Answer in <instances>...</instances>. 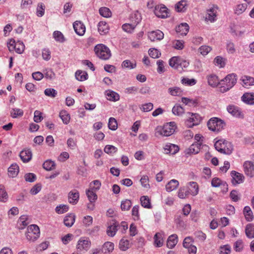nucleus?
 Here are the masks:
<instances>
[{
  "instance_id": "obj_38",
  "label": "nucleus",
  "mask_w": 254,
  "mask_h": 254,
  "mask_svg": "<svg viewBox=\"0 0 254 254\" xmlns=\"http://www.w3.org/2000/svg\"><path fill=\"white\" fill-rule=\"evenodd\" d=\"M114 249V244L110 242H106L103 245L102 251L104 254H109Z\"/></svg>"
},
{
  "instance_id": "obj_21",
  "label": "nucleus",
  "mask_w": 254,
  "mask_h": 254,
  "mask_svg": "<svg viewBox=\"0 0 254 254\" xmlns=\"http://www.w3.org/2000/svg\"><path fill=\"white\" fill-rule=\"evenodd\" d=\"M189 30V26L186 23L180 24L176 28V31L181 35H186Z\"/></svg>"
},
{
  "instance_id": "obj_40",
  "label": "nucleus",
  "mask_w": 254,
  "mask_h": 254,
  "mask_svg": "<svg viewBox=\"0 0 254 254\" xmlns=\"http://www.w3.org/2000/svg\"><path fill=\"white\" fill-rule=\"evenodd\" d=\"M246 236L249 238H254V224H249L245 229Z\"/></svg>"
},
{
  "instance_id": "obj_10",
  "label": "nucleus",
  "mask_w": 254,
  "mask_h": 254,
  "mask_svg": "<svg viewBox=\"0 0 254 254\" xmlns=\"http://www.w3.org/2000/svg\"><path fill=\"white\" fill-rule=\"evenodd\" d=\"M217 9L218 6L217 5H213L211 8L208 9L205 16V19L211 22L216 21Z\"/></svg>"
},
{
  "instance_id": "obj_61",
  "label": "nucleus",
  "mask_w": 254,
  "mask_h": 254,
  "mask_svg": "<svg viewBox=\"0 0 254 254\" xmlns=\"http://www.w3.org/2000/svg\"><path fill=\"white\" fill-rule=\"evenodd\" d=\"M226 183L222 181L220 179L218 178H214L211 181V185L213 187H219L221 185L225 186Z\"/></svg>"
},
{
  "instance_id": "obj_17",
  "label": "nucleus",
  "mask_w": 254,
  "mask_h": 254,
  "mask_svg": "<svg viewBox=\"0 0 254 254\" xmlns=\"http://www.w3.org/2000/svg\"><path fill=\"white\" fill-rule=\"evenodd\" d=\"M227 111L233 116L243 118V115L240 111L239 108L234 105H229L227 108Z\"/></svg>"
},
{
  "instance_id": "obj_37",
  "label": "nucleus",
  "mask_w": 254,
  "mask_h": 254,
  "mask_svg": "<svg viewBox=\"0 0 254 254\" xmlns=\"http://www.w3.org/2000/svg\"><path fill=\"white\" fill-rule=\"evenodd\" d=\"M76 79L80 81H83L88 78V75L86 71L78 70L75 73Z\"/></svg>"
},
{
  "instance_id": "obj_34",
  "label": "nucleus",
  "mask_w": 254,
  "mask_h": 254,
  "mask_svg": "<svg viewBox=\"0 0 254 254\" xmlns=\"http://www.w3.org/2000/svg\"><path fill=\"white\" fill-rule=\"evenodd\" d=\"M181 58L179 57H173L169 60V65L175 69H178L181 63Z\"/></svg>"
},
{
  "instance_id": "obj_6",
  "label": "nucleus",
  "mask_w": 254,
  "mask_h": 254,
  "mask_svg": "<svg viewBox=\"0 0 254 254\" xmlns=\"http://www.w3.org/2000/svg\"><path fill=\"white\" fill-rule=\"evenodd\" d=\"M39 236L40 230L37 225L33 224L28 227L26 237L28 241L34 242L39 238Z\"/></svg>"
},
{
  "instance_id": "obj_39",
  "label": "nucleus",
  "mask_w": 254,
  "mask_h": 254,
  "mask_svg": "<svg viewBox=\"0 0 254 254\" xmlns=\"http://www.w3.org/2000/svg\"><path fill=\"white\" fill-rule=\"evenodd\" d=\"M168 93L172 96H180L183 93V90L178 87H170L168 89Z\"/></svg>"
},
{
  "instance_id": "obj_30",
  "label": "nucleus",
  "mask_w": 254,
  "mask_h": 254,
  "mask_svg": "<svg viewBox=\"0 0 254 254\" xmlns=\"http://www.w3.org/2000/svg\"><path fill=\"white\" fill-rule=\"evenodd\" d=\"M179 182L175 179L171 180L166 185V190L168 192H171L173 190L176 189L179 186Z\"/></svg>"
},
{
  "instance_id": "obj_48",
  "label": "nucleus",
  "mask_w": 254,
  "mask_h": 254,
  "mask_svg": "<svg viewBox=\"0 0 254 254\" xmlns=\"http://www.w3.org/2000/svg\"><path fill=\"white\" fill-rule=\"evenodd\" d=\"M131 205L132 203L130 200L125 199L122 201L121 204V208L122 211H127L129 210Z\"/></svg>"
},
{
  "instance_id": "obj_4",
  "label": "nucleus",
  "mask_w": 254,
  "mask_h": 254,
  "mask_svg": "<svg viewBox=\"0 0 254 254\" xmlns=\"http://www.w3.org/2000/svg\"><path fill=\"white\" fill-rule=\"evenodd\" d=\"M176 128V123L171 122L165 124L163 127H158L157 133L164 136H169L173 134Z\"/></svg>"
},
{
  "instance_id": "obj_14",
  "label": "nucleus",
  "mask_w": 254,
  "mask_h": 254,
  "mask_svg": "<svg viewBox=\"0 0 254 254\" xmlns=\"http://www.w3.org/2000/svg\"><path fill=\"white\" fill-rule=\"evenodd\" d=\"M201 143L195 142L191 144L190 147L185 150V153L186 155L196 154L199 152Z\"/></svg>"
},
{
  "instance_id": "obj_29",
  "label": "nucleus",
  "mask_w": 254,
  "mask_h": 254,
  "mask_svg": "<svg viewBox=\"0 0 254 254\" xmlns=\"http://www.w3.org/2000/svg\"><path fill=\"white\" fill-rule=\"evenodd\" d=\"M243 85L246 88H249L254 84V78L249 76H244L242 78Z\"/></svg>"
},
{
  "instance_id": "obj_2",
  "label": "nucleus",
  "mask_w": 254,
  "mask_h": 254,
  "mask_svg": "<svg viewBox=\"0 0 254 254\" xmlns=\"http://www.w3.org/2000/svg\"><path fill=\"white\" fill-rule=\"evenodd\" d=\"M214 146L218 152L221 153L230 155L232 153L233 146L232 143L224 139L217 140L214 144Z\"/></svg>"
},
{
  "instance_id": "obj_33",
  "label": "nucleus",
  "mask_w": 254,
  "mask_h": 254,
  "mask_svg": "<svg viewBox=\"0 0 254 254\" xmlns=\"http://www.w3.org/2000/svg\"><path fill=\"white\" fill-rule=\"evenodd\" d=\"M96 191L91 189H89L86 190V194L89 202H95L97 199V195Z\"/></svg>"
},
{
  "instance_id": "obj_35",
  "label": "nucleus",
  "mask_w": 254,
  "mask_h": 254,
  "mask_svg": "<svg viewBox=\"0 0 254 254\" xmlns=\"http://www.w3.org/2000/svg\"><path fill=\"white\" fill-rule=\"evenodd\" d=\"M207 81L208 84L212 87H216L218 84H220L217 76L213 74L208 76Z\"/></svg>"
},
{
  "instance_id": "obj_1",
  "label": "nucleus",
  "mask_w": 254,
  "mask_h": 254,
  "mask_svg": "<svg viewBox=\"0 0 254 254\" xmlns=\"http://www.w3.org/2000/svg\"><path fill=\"white\" fill-rule=\"evenodd\" d=\"M236 75L231 73L227 75L220 81V90L221 92H225L232 88L236 83Z\"/></svg>"
},
{
  "instance_id": "obj_3",
  "label": "nucleus",
  "mask_w": 254,
  "mask_h": 254,
  "mask_svg": "<svg viewBox=\"0 0 254 254\" xmlns=\"http://www.w3.org/2000/svg\"><path fill=\"white\" fill-rule=\"evenodd\" d=\"M96 55L102 60H107L111 57V51L106 46L100 44L94 48Z\"/></svg>"
},
{
  "instance_id": "obj_8",
  "label": "nucleus",
  "mask_w": 254,
  "mask_h": 254,
  "mask_svg": "<svg viewBox=\"0 0 254 254\" xmlns=\"http://www.w3.org/2000/svg\"><path fill=\"white\" fill-rule=\"evenodd\" d=\"M190 114V113H189ZM201 117L197 114L191 113L190 117L186 121V125L188 127H192L198 125L201 122Z\"/></svg>"
},
{
  "instance_id": "obj_45",
  "label": "nucleus",
  "mask_w": 254,
  "mask_h": 254,
  "mask_svg": "<svg viewBox=\"0 0 254 254\" xmlns=\"http://www.w3.org/2000/svg\"><path fill=\"white\" fill-rule=\"evenodd\" d=\"M53 37L57 42L63 43L65 41L64 36L59 31H55L53 33Z\"/></svg>"
},
{
  "instance_id": "obj_32",
  "label": "nucleus",
  "mask_w": 254,
  "mask_h": 254,
  "mask_svg": "<svg viewBox=\"0 0 254 254\" xmlns=\"http://www.w3.org/2000/svg\"><path fill=\"white\" fill-rule=\"evenodd\" d=\"M154 244L156 247H161L163 246L164 240L162 234L160 233H157L154 236Z\"/></svg>"
},
{
  "instance_id": "obj_18",
  "label": "nucleus",
  "mask_w": 254,
  "mask_h": 254,
  "mask_svg": "<svg viewBox=\"0 0 254 254\" xmlns=\"http://www.w3.org/2000/svg\"><path fill=\"white\" fill-rule=\"evenodd\" d=\"M164 150L166 154L174 155L179 151V148L175 144L168 143L164 146Z\"/></svg>"
},
{
  "instance_id": "obj_36",
  "label": "nucleus",
  "mask_w": 254,
  "mask_h": 254,
  "mask_svg": "<svg viewBox=\"0 0 254 254\" xmlns=\"http://www.w3.org/2000/svg\"><path fill=\"white\" fill-rule=\"evenodd\" d=\"M243 213L247 221H251L253 220L254 216L253 212L249 206H246L244 207Z\"/></svg>"
},
{
  "instance_id": "obj_12",
  "label": "nucleus",
  "mask_w": 254,
  "mask_h": 254,
  "mask_svg": "<svg viewBox=\"0 0 254 254\" xmlns=\"http://www.w3.org/2000/svg\"><path fill=\"white\" fill-rule=\"evenodd\" d=\"M244 171L246 175L250 177L254 176V164L252 161H246L244 163Z\"/></svg>"
},
{
  "instance_id": "obj_57",
  "label": "nucleus",
  "mask_w": 254,
  "mask_h": 254,
  "mask_svg": "<svg viewBox=\"0 0 254 254\" xmlns=\"http://www.w3.org/2000/svg\"><path fill=\"white\" fill-rule=\"evenodd\" d=\"M27 216L25 215L21 216L18 220V228L19 229H24L28 224L26 222Z\"/></svg>"
},
{
  "instance_id": "obj_13",
  "label": "nucleus",
  "mask_w": 254,
  "mask_h": 254,
  "mask_svg": "<svg viewBox=\"0 0 254 254\" xmlns=\"http://www.w3.org/2000/svg\"><path fill=\"white\" fill-rule=\"evenodd\" d=\"M79 199V193L76 190L70 191L68 194V201L69 203L75 205L77 203Z\"/></svg>"
},
{
  "instance_id": "obj_31",
  "label": "nucleus",
  "mask_w": 254,
  "mask_h": 254,
  "mask_svg": "<svg viewBox=\"0 0 254 254\" xmlns=\"http://www.w3.org/2000/svg\"><path fill=\"white\" fill-rule=\"evenodd\" d=\"M187 1L181 0L176 4L175 8L177 12H184L187 10Z\"/></svg>"
},
{
  "instance_id": "obj_59",
  "label": "nucleus",
  "mask_w": 254,
  "mask_h": 254,
  "mask_svg": "<svg viewBox=\"0 0 254 254\" xmlns=\"http://www.w3.org/2000/svg\"><path fill=\"white\" fill-rule=\"evenodd\" d=\"M135 27V24H134L132 22L131 24L126 23L123 24L122 26V28L125 31L130 33L134 30Z\"/></svg>"
},
{
  "instance_id": "obj_26",
  "label": "nucleus",
  "mask_w": 254,
  "mask_h": 254,
  "mask_svg": "<svg viewBox=\"0 0 254 254\" xmlns=\"http://www.w3.org/2000/svg\"><path fill=\"white\" fill-rule=\"evenodd\" d=\"M118 224L117 222H114L112 224L109 226L107 229V234L109 236L113 237L115 235L118 229Z\"/></svg>"
},
{
  "instance_id": "obj_27",
  "label": "nucleus",
  "mask_w": 254,
  "mask_h": 254,
  "mask_svg": "<svg viewBox=\"0 0 254 254\" xmlns=\"http://www.w3.org/2000/svg\"><path fill=\"white\" fill-rule=\"evenodd\" d=\"M106 95L108 100L112 101H117L120 99L119 94L112 90H107L106 91Z\"/></svg>"
},
{
  "instance_id": "obj_51",
  "label": "nucleus",
  "mask_w": 254,
  "mask_h": 254,
  "mask_svg": "<svg viewBox=\"0 0 254 254\" xmlns=\"http://www.w3.org/2000/svg\"><path fill=\"white\" fill-rule=\"evenodd\" d=\"M69 209V206L66 204H60L55 208L56 212L58 214H63L67 212Z\"/></svg>"
},
{
  "instance_id": "obj_7",
  "label": "nucleus",
  "mask_w": 254,
  "mask_h": 254,
  "mask_svg": "<svg viewBox=\"0 0 254 254\" xmlns=\"http://www.w3.org/2000/svg\"><path fill=\"white\" fill-rule=\"evenodd\" d=\"M91 245V241L88 238L81 237L77 242L76 249L79 252L87 251Z\"/></svg>"
},
{
  "instance_id": "obj_15",
  "label": "nucleus",
  "mask_w": 254,
  "mask_h": 254,
  "mask_svg": "<svg viewBox=\"0 0 254 254\" xmlns=\"http://www.w3.org/2000/svg\"><path fill=\"white\" fill-rule=\"evenodd\" d=\"M73 27L75 33L79 35L82 36L85 32V26L83 23L76 21L73 24Z\"/></svg>"
},
{
  "instance_id": "obj_9",
  "label": "nucleus",
  "mask_w": 254,
  "mask_h": 254,
  "mask_svg": "<svg viewBox=\"0 0 254 254\" xmlns=\"http://www.w3.org/2000/svg\"><path fill=\"white\" fill-rule=\"evenodd\" d=\"M168 10L164 5H158L155 6L154 13L158 17L165 18L168 17Z\"/></svg>"
},
{
  "instance_id": "obj_60",
  "label": "nucleus",
  "mask_w": 254,
  "mask_h": 254,
  "mask_svg": "<svg viewBox=\"0 0 254 254\" xmlns=\"http://www.w3.org/2000/svg\"><path fill=\"white\" fill-rule=\"evenodd\" d=\"M212 50L210 47L206 45H203L199 47L198 52L203 56L207 55Z\"/></svg>"
},
{
  "instance_id": "obj_52",
  "label": "nucleus",
  "mask_w": 254,
  "mask_h": 254,
  "mask_svg": "<svg viewBox=\"0 0 254 254\" xmlns=\"http://www.w3.org/2000/svg\"><path fill=\"white\" fill-rule=\"evenodd\" d=\"M248 4L247 3L239 4L237 5L235 9L236 14L239 15L243 13L247 9Z\"/></svg>"
},
{
  "instance_id": "obj_63",
  "label": "nucleus",
  "mask_w": 254,
  "mask_h": 254,
  "mask_svg": "<svg viewBox=\"0 0 254 254\" xmlns=\"http://www.w3.org/2000/svg\"><path fill=\"white\" fill-rule=\"evenodd\" d=\"M45 94L49 97L54 98L57 95V91L53 88H47L44 91Z\"/></svg>"
},
{
  "instance_id": "obj_22",
  "label": "nucleus",
  "mask_w": 254,
  "mask_h": 254,
  "mask_svg": "<svg viewBox=\"0 0 254 254\" xmlns=\"http://www.w3.org/2000/svg\"><path fill=\"white\" fill-rule=\"evenodd\" d=\"M241 99L244 103L247 104H254V93H245L242 96Z\"/></svg>"
},
{
  "instance_id": "obj_53",
  "label": "nucleus",
  "mask_w": 254,
  "mask_h": 254,
  "mask_svg": "<svg viewBox=\"0 0 254 254\" xmlns=\"http://www.w3.org/2000/svg\"><path fill=\"white\" fill-rule=\"evenodd\" d=\"M99 13L104 17H110L112 13L110 9L106 7H102L99 9Z\"/></svg>"
},
{
  "instance_id": "obj_46",
  "label": "nucleus",
  "mask_w": 254,
  "mask_h": 254,
  "mask_svg": "<svg viewBox=\"0 0 254 254\" xmlns=\"http://www.w3.org/2000/svg\"><path fill=\"white\" fill-rule=\"evenodd\" d=\"M122 66L129 69H131L136 66V64L135 62L132 63L128 60H126L122 62Z\"/></svg>"
},
{
  "instance_id": "obj_25",
  "label": "nucleus",
  "mask_w": 254,
  "mask_h": 254,
  "mask_svg": "<svg viewBox=\"0 0 254 254\" xmlns=\"http://www.w3.org/2000/svg\"><path fill=\"white\" fill-rule=\"evenodd\" d=\"M19 172V166L16 164H12L8 169V175L9 177L14 178Z\"/></svg>"
},
{
  "instance_id": "obj_56",
  "label": "nucleus",
  "mask_w": 254,
  "mask_h": 254,
  "mask_svg": "<svg viewBox=\"0 0 254 254\" xmlns=\"http://www.w3.org/2000/svg\"><path fill=\"white\" fill-rule=\"evenodd\" d=\"M184 109L180 105H175L172 109L173 113L177 116H181L184 113Z\"/></svg>"
},
{
  "instance_id": "obj_58",
  "label": "nucleus",
  "mask_w": 254,
  "mask_h": 254,
  "mask_svg": "<svg viewBox=\"0 0 254 254\" xmlns=\"http://www.w3.org/2000/svg\"><path fill=\"white\" fill-rule=\"evenodd\" d=\"M108 127L112 130H115L118 127L117 122L114 118H110L109 120Z\"/></svg>"
},
{
  "instance_id": "obj_24",
  "label": "nucleus",
  "mask_w": 254,
  "mask_h": 254,
  "mask_svg": "<svg viewBox=\"0 0 254 254\" xmlns=\"http://www.w3.org/2000/svg\"><path fill=\"white\" fill-rule=\"evenodd\" d=\"M178 241V236L176 234L170 236L167 242V247L169 249L173 248L177 244Z\"/></svg>"
},
{
  "instance_id": "obj_20",
  "label": "nucleus",
  "mask_w": 254,
  "mask_h": 254,
  "mask_svg": "<svg viewBox=\"0 0 254 254\" xmlns=\"http://www.w3.org/2000/svg\"><path fill=\"white\" fill-rule=\"evenodd\" d=\"M19 156L23 162L27 163L32 158V152L30 149H24L20 152Z\"/></svg>"
},
{
  "instance_id": "obj_11",
  "label": "nucleus",
  "mask_w": 254,
  "mask_h": 254,
  "mask_svg": "<svg viewBox=\"0 0 254 254\" xmlns=\"http://www.w3.org/2000/svg\"><path fill=\"white\" fill-rule=\"evenodd\" d=\"M231 176L232 177L231 182L235 186L242 183L244 181L245 177L244 175L235 171L231 172Z\"/></svg>"
},
{
  "instance_id": "obj_16",
  "label": "nucleus",
  "mask_w": 254,
  "mask_h": 254,
  "mask_svg": "<svg viewBox=\"0 0 254 254\" xmlns=\"http://www.w3.org/2000/svg\"><path fill=\"white\" fill-rule=\"evenodd\" d=\"M186 188L188 189L190 195L195 196L198 193L199 187L196 182H190L188 183Z\"/></svg>"
},
{
  "instance_id": "obj_50",
  "label": "nucleus",
  "mask_w": 254,
  "mask_h": 254,
  "mask_svg": "<svg viewBox=\"0 0 254 254\" xmlns=\"http://www.w3.org/2000/svg\"><path fill=\"white\" fill-rule=\"evenodd\" d=\"M181 81L183 84L187 86H193L197 82L196 80L194 78L190 79L186 77H183Z\"/></svg>"
},
{
  "instance_id": "obj_23",
  "label": "nucleus",
  "mask_w": 254,
  "mask_h": 254,
  "mask_svg": "<svg viewBox=\"0 0 254 254\" xmlns=\"http://www.w3.org/2000/svg\"><path fill=\"white\" fill-rule=\"evenodd\" d=\"M75 216L72 213L68 214L64 220V225L68 227H71L75 222Z\"/></svg>"
},
{
  "instance_id": "obj_5",
  "label": "nucleus",
  "mask_w": 254,
  "mask_h": 254,
  "mask_svg": "<svg viewBox=\"0 0 254 254\" xmlns=\"http://www.w3.org/2000/svg\"><path fill=\"white\" fill-rule=\"evenodd\" d=\"M208 128L214 132H219L222 130L225 126V122L216 117L211 118L207 122Z\"/></svg>"
},
{
  "instance_id": "obj_28",
  "label": "nucleus",
  "mask_w": 254,
  "mask_h": 254,
  "mask_svg": "<svg viewBox=\"0 0 254 254\" xmlns=\"http://www.w3.org/2000/svg\"><path fill=\"white\" fill-rule=\"evenodd\" d=\"M98 31L101 35H104L109 31V26L107 23L104 21H100L98 24Z\"/></svg>"
},
{
  "instance_id": "obj_62",
  "label": "nucleus",
  "mask_w": 254,
  "mask_h": 254,
  "mask_svg": "<svg viewBox=\"0 0 254 254\" xmlns=\"http://www.w3.org/2000/svg\"><path fill=\"white\" fill-rule=\"evenodd\" d=\"M230 197L232 200L237 202L240 199V194L236 190H232L230 193Z\"/></svg>"
},
{
  "instance_id": "obj_54",
  "label": "nucleus",
  "mask_w": 254,
  "mask_h": 254,
  "mask_svg": "<svg viewBox=\"0 0 254 254\" xmlns=\"http://www.w3.org/2000/svg\"><path fill=\"white\" fill-rule=\"evenodd\" d=\"M149 55L153 59H157L160 57L161 53L155 48H150L148 51Z\"/></svg>"
},
{
  "instance_id": "obj_41",
  "label": "nucleus",
  "mask_w": 254,
  "mask_h": 254,
  "mask_svg": "<svg viewBox=\"0 0 254 254\" xmlns=\"http://www.w3.org/2000/svg\"><path fill=\"white\" fill-rule=\"evenodd\" d=\"M190 195L186 187L180 188L178 191V196L180 198L185 199Z\"/></svg>"
},
{
  "instance_id": "obj_44",
  "label": "nucleus",
  "mask_w": 254,
  "mask_h": 254,
  "mask_svg": "<svg viewBox=\"0 0 254 254\" xmlns=\"http://www.w3.org/2000/svg\"><path fill=\"white\" fill-rule=\"evenodd\" d=\"M140 200L141 204L143 207L146 208H150L151 207L150 200L147 196H142L140 198Z\"/></svg>"
},
{
  "instance_id": "obj_42",
  "label": "nucleus",
  "mask_w": 254,
  "mask_h": 254,
  "mask_svg": "<svg viewBox=\"0 0 254 254\" xmlns=\"http://www.w3.org/2000/svg\"><path fill=\"white\" fill-rule=\"evenodd\" d=\"M141 16L140 13L138 11H136L130 16V20L136 26L141 20Z\"/></svg>"
},
{
  "instance_id": "obj_47",
  "label": "nucleus",
  "mask_w": 254,
  "mask_h": 254,
  "mask_svg": "<svg viewBox=\"0 0 254 254\" xmlns=\"http://www.w3.org/2000/svg\"><path fill=\"white\" fill-rule=\"evenodd\" d=\"M60 117L64 124L67 125L69 123L70 119V115L66 111H62L60 113Z\"/></svg>"
},
{
  "instance_id": "obj_64",
  "label": "nucleus",
  "mask_w": 254,
  "mask_h": 254,
  "mask_svg": "<svg viewBox=\"0 0 254 254\" xmlns=\"http://www.w3.org/2000/svg\"><path fill=\"white\" fill-rule=\"evenodd\" d=\"M101 186V182L98 180H95L92 181L90 184V188L95 191H97L100 188Z\"/></svg>"
},
{
  "instance_id": "obj_49",
  "label": "nucleus",
  "mask_w": 254,
  "mask_h": 254,
  "mask_svg": "<svg viewBox=\"0 0 254 254\" xmlns=\"http://www.w3.org/2000/svg\"><path fill=\"white\" fill-rule=\"evenodd\" d=\"M129 242L127 239L124 238L120 240L119 243V248L120 249L123 251H125L129 248Z\"/></svg>"
},
{
  "instance_id": "obj_19",
  "label": "nucleus",
  "mask_w": 254,
  "mask_h": 254,
  "mask_svg": "<svg viewBox=\"0 0 254 254\" xmlns=\"http://www.w3.org/2000/svg\"><path fill=\"white\" fill-rule=\"evenodd\" d=\"M148 38L151 41H160L164 38V33L159 30L153 31L149 33Z\"/></svg>"
},
{
  "instance_id": "obj_43",
  "label": "nucleus",
  "mask_w": 254,
  "mask_h": 254,
  "mask_svg": "<svg viewBox=\"0 0 254 254\" xmlns=\"http://www.w3.org/2000/svg\"><path fill=\"white\" fill-rule=\"evenodd\" d=\"M55 166V162L51 160H46L43 164V168L47 171H51L54 169Z\"/></svg>"
},
{
  "instance_id": "obj_55",
  "label": "nucleus",
  "mask_w": 254,
  "mask_h": 254,
  "mask_svg": "<svg viewBox=\"0 0 254 254\" xmlns=\"http://www.w3.org/2000/svg\"><path fill=\"white\" fill-rule=\"evenodd\" d=\"M11 116L13 118H16L18 117H21L23 115V112L21 109L18 108H13L10 111Z\"/></svg>"
}]
</instances>
